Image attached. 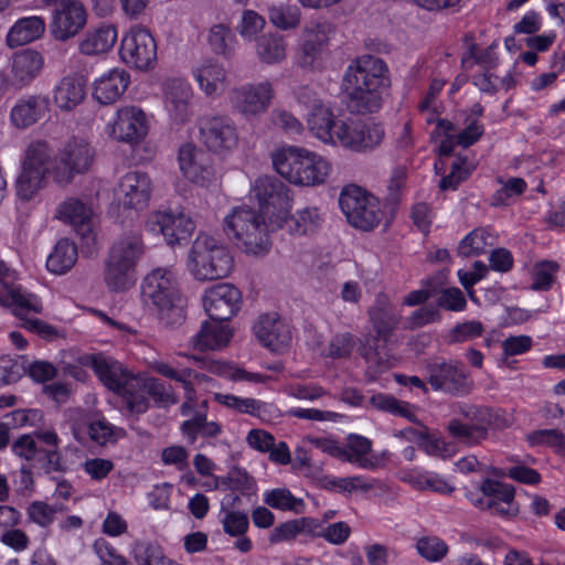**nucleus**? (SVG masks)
I'll use <instances>...</instances> for the list:
<instances>
[{
	"label": "nucleus",
	"instance_id": "1",
	"mask_svg": "<svg viewBox=\"0 0 565 565\" xmlns=\"http://www.w3.org/2000/svg\"><path fill=\"white\" fill-rule=\"evenodd\" d=\"M390 87L388 66L382 58L371 54L352 60L341 81L345 107L355 115L377 113L383 107Z\"/></svg>",
	"mask_w": 565,
	"mask_h": 565
},
{
	"label": "nucleus",
	"instance_id": "2",
	"mask_svg": "<svg viewBox=\"0 0 565 565\" xmlns=\"http://www.w3.org/2000/svg\"><path fill=\"white\" fill-rule=\"evenodd\" d=\"M142 297L166 327H178L185 320V299L180 292L177 274L171 268H156L142 282Z\"/></svg>",
	"mask_w": 565,
	"mask_h": 565
},
{
	"label": "nucleus",
	"instance_id": "3",
	"mask_svg": "<svg viewBox=\"0 0 565 565\" xmlns=\"http://www.w3.org/2000/svg\"><path fill=\"white\" fill-rule=\"evenodd\" d=\"M275 170L290 183L303 186L323 184L331 164L321 156L300 147H286L271 154Z\"/></svg>",
	"mask_w": 565,
	"mask_h": 565
},
{
	"label": "nucleus",
	"instance_id": "4",
	"mask_svg": "<svg viewBox=\"0 0 565 565\" xmlns=\"http://www.w3.org/2000/svg\"><path fill=\"white\" fill-rule=\"evenodd\" d=\"M263 214L252 207L241 206L224 217L225 235L248 255L263 256L270 249L268 225Z\"/></svg>",
	"mask_w": 565,
	"mask_h": 565
},
{
	"label": "nucleus",
	"instance_id": "5",
	"mask_svg": "<svg viewBox=\"0 0 565 565\" xmlns=\"http://www.w3.org/2000/svg\"><path fill=\"white\" fill-rule=\"evenodd\" d=\"M189 258L191 273L202 281L226 277L234 265L230 250L206 234H200L193 242Z\"/></svg>",
	"mask_w": 565,
	"mask_h": 565
},
{
	"label": "nucleus",
	"instance_id": "6",
	"mask_svg": "<svg viewBox=\"0 0 565 565\" xmlns=\"http://www.w3.org/2000/svg\"><path fill=\"white\" fill-rule=\"evenodd\" d=\"M339 205L348 222L362 231H372L384 216L380 201L356 185L342 190Z\"/></svg>",
	"mask_w": 565,
	"mask_h": 565
},
{
	"label": "nucleus",
	"instance_id": "7",
	"mask_svg": "<svg viewBox=\"0 0 565 565\" xmlns=\"http://www.w3.org/2000/svg\"><path fill=\"white\" fill-rule=\"evenodd\" d=\"M51 156L52 150L45 141H36L29 146L22 171L17 180V195L21 200H31L43 186Z\"/></svg>",
	"mask_w": 565,
	"mask_h": 565
},
{
	"label": "nucleus",
	"instance_id": "8",
	"mask_svg": "<svg viewBox=\"0 0 565 565\" xmlns=\"http://www.w3.org/2000/svg\"><path fill=\"white\" fill-rule=\"evenodd\" d=\"M337 141L344 148L356 152L372 151L379 147L385 129L381 122L373 120H340L334 130Z\"/></svg>",
	"mask_w": 565,
	"mask_h": 565
},
{
	"label": "nucleus",
	"instance_id": "9",
	"mask_svg": "<svg viewBox=\"0 0 565 565\" xmlns=\"http://www.w3.org/2000/svg\"><path fill=\"white\" fill-rule=\"evenodd\" d=\"M119 55L130 67L140 71L153 68L157 62V43L143 26L132 28L120 42Z\"/></svg>",
	"mask_w": 565,
	"mask_h": 565
},
{
	"label": "nucleus",
	"instance_id": "10",
	"mask_svg": "<svg viewBox=\"0 0 565 565\" xmlns=\"http://www.w3.org/2000/svg\"><path fill=\"white\" fill-rule=\"evenodd\" d=\"M78 363L92 367L99 381L110 391L119 394L124 387H136L138 376L132 374L119 361L103 353L78 355Z\"/></svg>",
	"mask_w": 565,
	"mask_h": 565
},
{
	"label": "nucleus",
	"instance_id": "11",
	"mask_svg": "<svg viewBox=\"0 0 565 565\" xmlns=\"http://www.w3.org/2000/svg\"><path fill=\"white\" fill-rule=\"evenodd\" d=\"M44 58L32 49L14 53L7 70L0 71V78L6 94L9 90L19 92L28 87L42 72Z\"/></svg>",
	"mask_w": 565,
	"mask_h": 565
},
{
	"label": "nucleus",
	"instance_id": "12",
	"mask_svg": "<svg viewBox=\"0 0 565 565\" xmlns=\"http://www.w3.org/2000/svg\"><path fill=\"white\" fill-rule=\"evenodd\" d=\"M426 372L428 383L435 391H443L452 396H465L472 388V382L459 363L436 358L427 362Z\"/></svg>",
	"mask_w": 565,
	"mask_h": 565
},
{
	"label": "nucleus",
	"instance_id": "13",
	"mask_svg": "<svg viewBox=\"0 0 565 565\" xmlns=\"http://www.w3.org/2000/svg\"><path fill=\"white\" fill-rule=\"evenodd\" d=\"M94 151L84 139L73 138L58 153L61 167L54 169V180L61 185L68 184L75 173L85 172L92 164Z\"/></svg>",
	"mask_w": 565,
	"mask_h": 565
},
{
	"label": "nucleus",
	"instance_id": "14",
	"mask_svg": "<svg viewBox=\"0 0 565 565\" xmlns=\"http://www.w3.org/2000/svg\"><path fill=\"white\" fill-rule=\"evenodd\" d=\"M0 306L11 308L17 317L29 312H41L42 303L38 297L22 290L15 284V274L0 260Z\"/></svg>",
	"mask_w": 565,
	"mask_h": 565
},
{
	"label": "nucleus",
	"instance_id": "15",
	"mask_svg": "<svg viewBox=\"0 0 565 565\" xmlns=\"http://www.w3.org/2000/svg\"><path fill=\"white\" fill-rule=\"evenodd\" d=\"M147 226L149 231L161 234L171 246L186 241L195 228L192 218L182 210L157 211L149 216Z\"/></svg>",
	"mask_w": 565,
	"mask_h": 565
},
{
	"label": "nucleus",
	"instance_id": "16",
	"mask_svg": "<svg viewBox=\"0 0 565 565\" xmlns=\"http://www.w3.org/2000/svg\"><path fill=\"white\" fill-rule=\"evenodd\" d=\"M203 301L211 320L226 322L241 309L242 294L234 285L221 282L205 291Z\"/></svg>",
	"mask_w": 565,
	"mask_h": 565
},
{
	"label": "nucleus",
	"instance_id": "17",
	"mask_svg": "<svg viewBox=\"0 0 565 565\" xmlns=\"http://www.w3.org/2000/svg\"><path fill=\"white\" fill-rule=\"evenodd\" d=\"M228 98L235 110L245 116H254L266 111L268 108L273 98V87L269 82L245 84L233 88Z\"/></svg>",
	"mask_w": 565,
	"mask_h": 565
},
{
	"label": "nucleus",
	"instance_id": "18",
	"mask_svg": "<svg viewBox=\"0 0 565 565\" xmlns=\"http://www.w3.org/2000/svg\"><path fill=\"white\" fill-rule=\"evenodd\" d=\"M289 192V188L274 175H262L252 186V193L264 214L286 211L290 202Z\"/></svg>",
	"mask_w": 565,
	"mask_h": 565
},
{
	"label": "nucleus",
	"instance_id": "19",
	"mask_svg": "<svg viewBox=\"0 0 565 565\" xmlns=\"http://www.w3.org/2000/svg\"><path fill=\"white\" fill-rule=\"evenodd\" d=\"M201 141L214 152L232 149L237 142L236 128L225 116H207L199 121Z\"/></svg>",
	"mask_w": 565,
	"mask_h": 565
},
{
	"label": "nucleus",
	"instance_id": "20",
	"mask_svg": "<svg viewBox=\"0 0 565 565\" xmlns=\"http://www.w3.org/2000/svg\"><path fill=\"white\" fill-rule=\"evenodd\" d=\"M253 330L258 341L276 353L286 351L292 339L289 324L276 312L259 316Z\"/></svg>",
	"mask_w": 565,
	"mask_h": 565
},
{
	"label": "nucleus",
	"instance_id": "21",
	"mask_svg": "<svg viewBox=\"0 0 565 565\" xmlns=\"http://www.w3.org/2000/svg\"><path fill=\"white\" fill-rule=\"evenodd\" d=\"M110 135L119 141L139 142L148 132V120L143 110L125 106L117 110L116 119L109 124Z\"/></svg>",
	"mask_w": 565,
	"mask_h": 565
},
{
	"label": "nucleus",
	"instance_id": "22",
	"mask_svg": "<svg viewBox=\"0 0 565 565\" xmlns=\"http://www.w3.org/2000/svg\"><path fill=\"white\" fill-rule=\"evenodd\" d=\"M179 164L184 177L200 185L210 183L214 175L211 157L192 143L180 147Z\"/></svg>",
	"mask_w": 565,
	"mask_h": 565
},
{
	"label": "nucleus",
	"instance_id": "23",
	"mask_svg": "<svg viewBox=\"0 0 565 565\" xmlns=\"http://www.w3.org/2000/svg\"><path fill=\"white\" fill-rule=\"evenodd\" d=\"M86 10L82 2H66L54 9L51 33L58 41H66L75 36L86 23Z\"/></svg>",
	"mask_w": 565,
	"mask_h": 565
},
{
	"label": "nucleus",
	"instance_id": "24",
	"mask_svg": "<svg viewBox=\"0 0 565 565\" xmlns=\"http://www.w3.org/2000/svg\"><path fill=\"white\" fill-rule=\"evenodd\" d=\"M180 413L182 416L188 417L181 424L180 430L190 445H193L199 436L216 438L222 434V426L214 420H209L206 414H192V395L188 396L186 401L182 403Z\"/></svg>",
	"mask_w": 565,
	"mask_h": 565
},
{
	"label": "nucleus",
	"instance_id": "25",
	"mask_svg": "<svg viewBox=\"0 0 565 565\" xmlns=\"http://www.w3.org/2000/svg\"><path fill=\"white\" fill-rule=\"evenodd\" d=\"M151 194V181L147 173L131 171L119 183V201L128 209L141 210L147 206Z\"/></svg>",
	"mask_w": 565,
	"mask_h": 565
},
{
	"label": "nucleus",
	"instance_id": "26",
	"mask_svg": "<svg viewBox=\"0 0 565 565\" xmlns=\"http://www.w3.org/2000/svg\"><path fill=\"white\" fill-rule=\"evenodd\" d=\"M476 424H463L452 419L448 425L449 434L467 445H477L488 437V427L493 425L494 414L490 408H478L475 413Z\"/></svg>",
	"mask_w": 565,
	"mask_h": 565
},
{
	"label": "nucleus",
	"instance_id": "27",
	"mask_svg": "<svg viewBox=\"0 0 565 565\" xmlns=\"http://www.w3.org/2000/svg\"><path fill=\"white\" fill-rule=\"evenodd\" d=\"M192 74L207 97L221 96L228 86L225 67L212 58H206L193 67Z\"/></svg>",
	"mask_w": 565,
	"mask_h": 565
},
{
	"label": "nucleus",
	"instance_id": "28",
	"mask_svg": "<svg viewBox=\"0 0 565 565\" xmlns=\"http://www.w3.org/2000/svg\"><path fill=\"white\" fill-rule=\"evenodd\" d=\"M49 105V98L45 96H23L11 108L10 121L18 129L29 128L46 115Z\"/></svg>",
	"mask_w": 565,
	"mask_h": 565
},
{
	"label": "nucleus",
	"instance_id": "29",
	"mask_svg": "<svg viewBox=\"0 0 565 565\" xmlns=\"http://www.w3.org/2000/svg\"><path fill=\"white\" fill-rule=\"evenodd\" d=\"M192 88L183 79L174 78L168 82L166 92V108L172 121L184 124L191 111Z\"/></svg>",
	"mask_w": 565,
	"mask_h": 565
},
{
	"label": "nucleus",
	"instance_id": "30",
	"mask_svg": "<svg viewBox=\"0 0 565 565\" xmlns=\"http://www.w3.org/2000/svg\"><path fill=\"white\" fill-rule=\"evenodd\" d=\"M369 320L375 331V342L386 343L399 323V317L385 297L379 296L369 311Z\"/></svg>",
	"mask_w": 565,
	"mask_h": 565
},
{
	"label": "nucleus",
	"instance_id": "31",
	"mask_svg": "<svg viewBox=\"0 0 565 565\" xmlns=\"http://www.w3.org/2000/svg\"><path fill=\"white\" fill-rule=\"evenodd\" d=\"M129 74L121 68H114L102 75L94 84V97L102 105L115 103L127 89Z\"/></svg>",
	"mask_w": 565,
	"mask_h": 565
},
{
	"label": "nucleus",
	"instance_id": "32",
	"mask_svg": "<svg viewBox=\"0 0 565 565\" xmlns=\"http://www.w3.org/2000/svg\"><path fill=\"white\" fill-rule=\"evenodd\" d=\"M86 96V79L79 74L64 76L55 86L54 103L65 111L78 106Z\"/></svg>",
	"mask_w": 565,
	"mask_h": 565
},
{
	"label": "nucleus",
	"instance_id": "33",
	"mask_svg": "<svg viewBox=\"0 0 565 565\" xmlns=\"http://www.w3.org/2000/svg\"><path fill=\"white\" fill-rule=\"evenodd\" d=\"M232 330L226 322L220 320L204 321L200 331L193 338L196 350H218L225 347L232 338Z\"/></svg>",
	"mask_w": 565,
	"mask_h": 565
},
{
	"label": "nucleus",
	"instance_id": "34",
	"mask_svg": "<svg viewBox=\"0 0 565 565\" xmlns=\"http://www.w3.org/2000/svg\"><path fill=\"white\" fill-rule=\"evenodd\" d=\"M45 32V21L41 17L19 19L7 34V44L18 47L40 39Z\"/></svg>",
	"mask_w": 565,
	"mask_h": 565
},
{
	"label": "nucleus",
	"instance_id": "35",
	"mask_svg": "<svg viewBox=\"0 0 565 565\" xmlns=\"http://www.w3.org/2000/svg\"><path fill=\"white\" fill-rule=\"evenodd\" d=\"M145 253V245L139 232H129L120 236L110 247L108 256L136 268Z\"/></svg>",
	"mask_w": 565,
	"mask_h": 565
},
{
	"label": "nucleus",
	"instance_id": "36",
	"mask_svg": "<svg viewBox=\"0 0 565 565\" xmlns=\"http://www.w3.org/2000/svg\"><path fill=\"white\" fill-rule=\"evenodd\" d=\"M213 398L227 408L234 409L241 414L258 417L262 420L270 416L274 409L273 405L250 397L242 398L232 394L215 393Z\"/></svg>",
	"mask_w": 565,
	"mask_h": 565
},
{
	"label": "nucleus",
	"instance_id": "37",
	"mask_svg": "<svg viewBox=\"0 0 565 565\" xmlns=\"http://www.w3.org/2000/svg\"><path fill=\"white\" fill-rule=\"evenodd\" d=\"M136 268L111 257L105 262L104 280L108 289L124 291L135 284Z\"/></svg>",
	"mask_w": 565,
	"mask_h": 565
},
{
	"label": "nucleus",
	"instance_id": "38",
	"mask_svg": "<svg viewBox=\"0 0 565 565\" xmlns=\"http://www.w3.org/2000/svg\"><path fill=\"white\" fill-rule=\"evenodd\" d=\"M136 268L111 257L105 262L104 280L108 289L124 291L135 284Z\"/></svg>",
	"mask_w": 565,
	"mask_h": 565
},
{
	"label": "nucleus",
	"instance_id": "39",
	"mask_svg": "<svg viewBox=\"0 0 565 565\" xmlns=\"http://www.w3.org/2000/svg\"><path fill=\"white\" fill-rule=\"evenodd\" d=\"M117 40L114 25L107 24L87 32L79 43V52L85 55H97L109 51Z\"/></svg>",
	"mask_w": 565,
	"mask_h": 565
},
{
	"label": "nucleus",
	"instance_id": "40",
	"mask_svg": "<svg viewBox=\"0 0 565 565\" xmlns=\"http://www.w3.org/2000/svg\"><path fill=\"white\" fill-rule=\"evenodd\" d=\"M347 455L344 461L356 463L363 469H375L379 463L376 459L369 458L367 455L372 450V441L361 435L351 434L347 438Z\"/></svg>",
	"mask_w": 565,
	"mask_h": 565
},
{
	"label": "nucleus",
	"instance_id": "41",
	"mask_svg": "<svg viewBox=\"0 0 565 565\" xmlns=\"http://www.w3.org/2000/svg\"><path fill=\"white\" fill-rule=\"evenodd\" d=\"M77 260V247L67 238L60 239L53 252L49 255L46 267L51 273L63 275L67 273Z\"/></svg>",
	"mask_w": 565,
	"mask_h": 565
},
{
	"label": "nucleus",
	"instance_id": "42",
	"mask_svg": "<svg viewBox=\"0 0 565 565\" xmlns=\"http://www.w3.org/2000/svg\"><path fill=\"white\" fill-rule=\"evenodd\" d=\"M323 214L316 206H306L285 220L286 227L298 235H307L322 226Z\"/></svg>",
	"mask_w": 565,
	"mask_h": 565
},
{
	"label": "nucleus",
	"instance_id": "43",
	"mask_svg": "<svg viewBox=\"0 0 565 565\" xmlns=\"http://www.w3.org/2000/svg\"><path fill=\"white\" fill-rule=\"evenodd\" d=\"M92 207L79 199L65 200L57 210V217L75 228H90Z\"/></svg>",
	"mask_w": 565,
	"mask_h": 565
},
{
	"label": "nucleus",
	"instance_id": "44",
	"mask_svg": "<svg viewBox=\"0 0 565 565\" xmlns=\"http://www.w3.org/2000/svg\"><path fill=\"white\" fill-rule=\"evenodd\" d=\"M256 54L262 63L276 64L286 57V43L278 33H267L256 39Z\"/></svg>",
	"mask_w": 565,
	"mask_h": 565
},
{
	"label": "nucleus",
	"instance_id": "45",
	"mask_svg": "<svg viewBox=\"0 0 565 565\" xmlns=\"http://www.w3.org/2000/svg\"><path fill=\"white\" fill-rule=\"evenodd\" d=\"M339 124L340 121H335L332 113L324 107L312 110L308 117L309 129L323 142L335 143L334 130Z\"/></svg>",
	"mask_w": 565,
	"mask_h": 565
},
{
	"label": "nucleus",
	"instance_id": "46",
	"mask_svg": "<svg viewBox=\"0 0 565 565\" xmlns=\"http://www.w3.org/2000/svg\"><path fill=\"white\" fill-rule=\"evenodd\" d=\"M494 244V237L490 234L488 228L479 227L465 236L458 246V254L462 257H470L472 255H480L486 252L487 246Z\"/></svg>",
	"mask_w": 565,
	"mask_h": 565
},
{
	"label": "nucleus",
	"instance_id": "47",
	"mask_svg": "<svg viewBox=\"0 0 565 565\" xmlns=\"http://www.w3.org/2000/svg\"><path fill=\"white\" fill-rule=\"evenodd\" d=\"M415 550L425 561L437 563L447 556L449 546L437 535H422L416 539Z\"/></svg>",
	"mask_w": 565,
	"mask_h": 565
},
{
	"label": "nucleus",
	"instance_id": "48",
	"mask_svg": "<svg viewBox=\"0 0 565 565\" xmlns=\"http://www.w3.org/2000/svg\"><path fill=\"white\" fill-rule=\"evenodd\" d=\"M209 43L215 54L225 58H231L234 55L235 34L223 23L215 24L210 29Z\"/></svg>",
	"mask_w": 565,
	"mask_h": 565
},
{
	"label": "nucleus",
	"instance_id": "49",
	"mask_svg": "<svg viewBox=\"0 0 565 565\" xmlns=\"http://www.w3.org/2000/svg\"><path fill=\"white\" fill-rule=\"evenodd\" d=\"M370 403L374 408L379 411L405 417L413 423L417 422L415 414L411 411V405L407 402L399 401L392 395L383 393L375 394L371 397Z\"/></svg>",
	"mask_w": 565,
	"mask_h": 565
},
{
	"label": "nucleus",
	"instance_id": "50",
	"mask_svg": "<svg viewBox=\"0 0 565 565\" xmlns=\"http://www.w3.org/2000/svg\"><path fill=\"white\" fill-rule=\"evenodd\" d=\"M269 21L281 30L295 29L300 22V10L296 6H273L268 11Z\"/></svg>",
	"mask_w": 565,
	"mask_h": 565
},
{
	"label": "nucleus",
	"instance_id": "51",
	"mask_svg": "<svg viewBox=\"0 0 565 565\" xmlns=\"http://www.w3.org/2000/svg\"><path fill=\"white\" fill-rule=\"evenodd\" d=\"M269 507L282 511L302 512L303 501L291 494L287 489H274L269 491L264 499Z\"/></svg>",
	"mask_w": 565,
	"mask_h": 565
},
{
	"label": "nucleus",
	"instance_id": "52",
	"mask_svg": "<svg viewBox=\"0 0 565 565\" xmlns=\"http://www.w3.org/2000/svg\"><path fill=\"white\" fill-rule=\"evenodd\" d=\"M526 440L531 446L545 445L554 448L555 452L565 455V434L558 429H539L530 433Z\"/></svg>",
	"mask_w": 565,
	"mask_h": 565
},
{
	"label": "nucleus",
	"instance_id": "53",
	"mask_svg": "<svg viewBox=\"0 0 565 565\" xmlns=\"http://www.w3.org/2000/svg\"><path fill=\"white\" fill-rule=\"evenodd\" d=\"M120 395L125 401L127 408L131 413L142 414L149 407L148 393L145 386V379L138 376V385L135 387H124Z\"/></svg>",
	"mask_w": 565,
	"mask_h": 565
},
{
	"label": "nucleus",
	"instance_id": "54",
	"mask_svg": "<svg viewBox=\"0 0 565 565\" xmlns=\"http://www.w3.org/2000/svg\"><path fill=\"white\" fill-rule=\"evenodd\" d=\"M222 519L221 523L226 534L231 536H241L245 534L249 526V520L246 513L225 508V502H222Z\"/></svg>",
	"mask_w": 565,
	"mask_h": 565
},
{
	"label": "nucleus",
	"instance_id": "55",
	"mask_svg": "<svg viewBox=\"0 0 565 565\" xmlns=\"http://www.w3.org/2000/svg\"><path fill=\"white\" fill-rule=\"evenodd\" d=\"M132 554L138 565H162L167 559L160 546L150 542H136Z\"/></svg>",
	"mask_w": 565,
	"mask_h": 565
},
{
	"label": "nucleus",
	"instance_id": "56",
	"mask_svg": "<svg viewBox=\"0 0 565 565\" xmlns=\"http://www.w3.org/2000/svg\"><path fill=\"white\" fill-rule=\"evenodd\" d=\"M499 182L502 186L491 198L493 206L508 205L509 199L521 195L526 190V182L522 178H510L505 182L499 179Z\"/></svg>",
	"mask_w": 565,
	"mask_h": 565
},
{
	"label": "nucleus",
	"instance_id": "57",
	"mask_svg": "<svg viewBox=\"0 0 565 565\" xmlns=\"http://www.w3.org/2000/svg\"><path fill=\"white\" fill-rule=\"evenodd\" d=\"M480 490L484 497H488V501L495 503L503 501V503H507V501L514 500L513 486L497 480L486 479L480 486Z\"/></svg>",
	"mask_w": 565,
	"mask_h": 565
},
{
	"label": "nucleus",
	"instance_id": "58",
	"mask_svg": "<svg viewBox=\"0 0 565 565\" xmlns=\"http://www.w3.org/2000/svg\"><path fill=\"white\" fill-rule=\"evenodd\" d=\"M145 386L148 395L159 405L169 406L178 402L171 385H166L157 379H145Z\"/></svg>",
	"mask_w": 565,
	"mask_h": 565
},
{
	"label": "nucleus",
	"instance_id": "59",
	"mask_svg": "<svg viewBox=\"0 0 565 565\" xmlns=\"http://www.w3.org/2000/svg\"><path fill=\"white\" fill-rule=\"evenodd\" d=\"M559 266L554 262H543L534 267L533 281L531 288L533 290H548L555 278Z\"/></svg>",
	"mask_w": 565,
	"mask_h": 565
},
{
	"label": "nucleus",
	"instance_id": "60",
	"mask_svg": "<svg viewBox=\"0 0 565 565\" xmlns=\"http://www.w3.org/2000/svg\"><path fill=\"white\" fill-rule=\"evenodd\" d=\"M440 319V312L437 306L426 305L415 310L406 319V328L415 330L428 323L436 322Z\"/></svg>",
	"mask_w": 565,
	"mask_h": 565
},
{
	"label": "nucleus",
	"instance_id": "61",
	"mask_svg": "<svg viewBox=\"0 0 565 565\" xmlns=\"http://www.w3.org/2000/svg\"><path fill=\"white\" fill-rule=\"evenodd\" d=\"M40 468L46 473L52 472L63 473L67 470L65 461L63 460L62 454L58 451V447L54 449H43L40 452V457L36 461Z\"/></svg>",
	"mask_w": 565,
	"mask_h": 565
},
{
	"label": "nucleus",
	"instance_id": "62",
	"mask_svg": "<svg viewBox=\"0 0 565 565\" xmlns=\"http://www.w3.org/2000/svg\"><path fill=\"white\" fill-rule=\"evenodd\" d=\"M156 371L162 376L180 382L185 390L186 397L194 393L193 384L190 381L191 376L194 374L193 370L185 367L181 371H177L167 363H158Z\"/></svg>",
	"mask_w": 565,
	"mask_h": 565
},
{
	"label": "nucleus",
	"instance_id": "63",
	"mask_svg": "<svg viewBox=\"0 0 565 565\" xmlns=\"http://www.w3.org/2000/svg\"><path fill=\"white\" fill-rule=\"evenodd\" d=\"M355 342L351 333L335 334L329 344L328 355L333 359L348 358L354 349Z\"/></svg>",
	"mask_w": 565,
	"mask_h": 565
},
{
	"label": "nucleus",
	"instance_id": "64",
	"mask_svg": "<svg viewBox=\"0 0 565 565\" xmlns=\"http://www.w3.org/2000/svg\"><path fill=\"white\" fill-rule=\"evenodd\" d=\"M93 547L102 562L100 565H129L128 561L118 554L105 539L96 540Z\"/></svg>",
	"mask_w": 565,
	"mask_h": 565
}]
</instances>
